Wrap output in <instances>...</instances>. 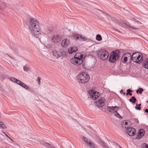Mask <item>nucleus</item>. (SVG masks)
I'll use <instances>...</instances> for the list:
<instances>
[{"label": "nucleus", "mask_w": 148, "mask_h": 148, "mask_svg": "<svg viewBox=\"0 0 148 148\" xmlns=\"http://www.w3.org/2000/svg\"><path fill=\"white\" fill-rule=\"evenodd\" d=\"M28 26L30 32L32 35L40 39L43 38L49 31L45 28V30L42 32L39 22L37 20L34 18H29Z\"/></svg>", "instance_id": "f257e3e1"}, {"label": "nucleus", "mask_w": 148, "mask_h": 148, "mask_svg": "<svg viewBox=\"0 0 148 148\" xmlns=\"http://www.w3.org/2000/svg\"><path fill=\"white\" fill-rule=\"evenodd\" d=\"M78 82L82 84L87 83L90 79L89 74L86 72L80 73L77 76Z\"/></svg>", "instance_id": "f03ea898"}, {"label": "nucleus", "mask_w": 148, "mask_h": 148, "mask_svg": "<svg viewBox=\"0 0 148 148\" xmlns=\"http://www.w3.org/2000/svg\"><path fill=\"white\" fill-rule=\"evenodd\" d=\"M83 55L80 53H77L71 60V62L73 64L78 66L80 65L83 62Z\"/></svg>", "instance_id": "7ed1b4c3"}, {"label": "nucleus", "mask_w": 148, "mask_h": 148, "mask_svg": "<svg viewBox=\"0 0 148 148\" xmlns=\"http://www.w3.org/2000/svg\"><path fill=\"white\" fill-rule=\"evenodd\" d=\"M120 54V52L118 50H116L112 52L109 58V61L111 62H115L118 59Z\"/></svg>", "instance_id": "20e7f679"}, {"label": "nucleus", "mask_w": 148, "mask_h": 148, "mask_svg": "<svg viewBox=\"0 0 148 148\" xmlns=\"http://www.w3.org/2000/svg\"><path fill=\"white\" fill-rule=\"evenodd\" d=\"M132 60V61L136 63L142 62V54L140 53L135 52L131 56Z\"/></svg>", "instance_id": "39448f33"}, {"label": "nucleus", "mask_w": 148, "mask_h": 148, "mask_svg": "<svg viewBox=\"0 0 148 148\" xmlns=\"http://www.w3.org/2000/svg\"><path fill=\"white\" fill-rule=\"evenodd\" d=\"M99 57L102 60H104L108 58L109 54L107 51L104 49H100L98 53Z\"/></svg>", "instance_id": "423d86ee"}, {"label": "nucleus", "mask_w": 148, "mask_h": 148, "mask_svg": "<svg viewBox=\"0 0 148 148\" xmlns=\"http://www.w3.org/2000/svg\"><path fill=\"white\" fill-rule=\"evenodd\" d=\"M131 60V54L129 53H124L121 59L123 63H126L127 62H130Z\"/></svg>", "instance_id": "0eeeda50"}, {"label": "nucleus", "mask_w": 148, "mask_h": 148, "mask_svg": "<svg viewBox=\"0 0 148 148\" xmlns=\"http://www.w3.org/2000/svg\"><path fill=\"white\" fill-rule=\"evenodd\" d=\"M62 37L57 34H53L51 36V40L53 42L57 43L61 41Z\"/></svg>", "instance_id": "6e6552de"}, {"label": "nucleus", "mask_w": 148, "mask_h": 148, "mask_svg": "<svg viewBox=\"0 0 148 148\" xmlns=\"http://www.w3.org/2000/svg\"><path fill=\"white\" fill-rule=\"evenodd\" d=\"M63 51V50L62 49H60L58 50H54L53 51V54L55 58H58L62 56Z\"/></svg>", "instance_id": "1a4fd4ad"}, {"label": "nucleus", "mask_w": 148, "mask_h": 148, "mask_svg": "<svg viewBox=\"0 0 148 148\" xmlns=\"http://www.w3.org/2000/svg\"><path fill=\"white\" fill-rule=\"evenodd\" d=\"M71 43V40L68 38H66L62 40L61 42V46L62 47H66Z\"/></svg>", "instance_id": "9d476101"}, {"label": "nucleus", "mask_w": 148, "mask_h": 148, "mask_svg": "<svg viewBox=\"0 0 148 148\" xmlns=\"http://www.w3.org/2000/svg\"><path fill=\"white\" fill-rule=\"evenodd\" d=\"M125 131L130 136H134L136 133L135 129L132 127H130L127 128Z\"/></svg>", "instance_id": "9b49d317"}, {"label": "nucleus", "mask_w": 148, "mask_h": 148, "mask_svg": "<svg viewBox=\"0 0 148 148\" xmlns=\"http://www.w3.org/2000/svg\"><path fill=\"white\" fill-rule=\"evenodd\" d=\"M90 97L93 100H96L99 96V94L98 92L92 90L90 92Z\"/></svg>", "instance_id": "f8f14e48"}, {"label": "nucleus", "mask_w": 148, "mask_h": 148, "mask_svg": "<svg viewBox=\"0 0 148 148\" xmlns=\"http://www.w3.org/2000/svg\"><path fill=\"white\" fill-rule=\"evenodd\" d=\"M108 110L111 113H115L119 109V107L117 106H108L107 108Z\"/></svg>", "instance_id": "ddd939ff"}, {"label": "nucleus", "mask_w": 148, "mask_h": 148, "mask_svg": "<svg viewBox=\"0 0 148 148\" xmlns=\"http://www.w3.org/2000/svg\"><path fill=\"white\" fill-rule=\"evenodd\" d=\"M83 138L85 143L88 145L89 147L91 148H96L95 147V145L93 143L89 140L87 138L84 136H83Z\"/></svg>", "instance_id": "4468645a"}, {"label": "nucleus", "mask_w": 148, "mask_h": 148, "mask_svg": "<svg viewBox=\"0 0 148 148\" xmlns=\"http://www.w3.org/2000/svg\"><path fill=\"white\" fill-rule=\"evenodd\" d=\"M145 133V131L143 129H140L139 130V132L137 134L136 138L138 139H140L143 136Z\"/></svg>", "instance_id": "2eb2a0df"}, {"label": "nucleus", "mask_w": 148, "mask_h": 148, "mask_svg": "<svg viewBox=\"0 0 148 148\" xmlns=\"http://www.w3.org/2000/svg\"><path fill=\"white\" fill-rule=\"evenodd\" d=\"M105 99L103 97H100L98 100V106L102 107L104 104Z\"/></svg>", "instance_id": "dca6fc26"}, {"label": "nucleus", "mask_w": 148, "mask_h": 148, "mask_svg": "<svg viewBox=\"0 0 148 148\" xmlns=\"http://www.w3.org/2000/svg\"><path fill=\"white\" fill-rule=\"evenodd\" d=\"M77 50V47H73L69 48L68 50V52L69 54H72L73 53L76 51Z\"/></svg>", "instance_id": "f3484780"}, {"label": "nucleus", "mask_w": 148, "mask_h": 148, "mask_svg": "<svg viewBox=\"0 0 148 148\" xmlns=\"http://www.w3.org/2000/svg\"><path fill=\"white\" fill-rule=\"evenodd\" d=\"M17 84L26 89L28 90L29 89V86L26 85L25 84L22 82L20 80L18 81Z\"/></svg>", "instance_id": "a211bd4d"}, {"label": "nucleus", "mask_w": 148, "mask_h": 148, "mask_svg": "<svg viewBox=\"0 0 148 148\" xmlns=\"http://www.w3.org/2000/svg\"><path fill=\"white\" fill-rule=\"evenodd\" d=\"M80 34H73L72 35L73 38L75 40H79Z\"/></svg>", "instance_id": "6ab92c4d"}, {"label": "nucleus", "mask_w": 148, "mask_h": 148, "mask_svg": "<svg viewBox=\"0 0 148 148\" xmlns=\"http://www.w3.org/2000/svg\"><path fill=\"white\" fill-rule=\"evenodd\" d=\"M129 123H130V121H123L122 123V127H125L126 128H127L128 127L127 126L126 127V126H128V124Z\"/></svg>", "instance_id": "aec40b11"}, {"label": "nucleus", "mask_w": 148, "mask_h": 148, "mask_svg": "<svg viewBox=\"0 0 148 148\" xmlns=\"http://www.w3.org/2000/svg\"><path fill=\"white\" fill-rule=\"evenodd\" d=\"M80 41H85L87 40V38L86 37L84 36H83L81 35L80 34L79 37V39Z\"/></svg>", "instance_id": "412c9836"}, {"label": "nucleus", "mask_w": 148, "mask_h": 148, "mask_svg": "<svg viewBox=\"0 0 148 148\" xmlns=\"http://www.w3.org/2000/svg\"><path fill=\"white\" fill-rule=\"evenodd\" d=\"M136 101V99L134 97L132 96L131 97V98L130 99L129 101L130 102H132L133 103H134Z\"/></svg>", "instance_id": "4be33fe9"}, {"label": "nucleus", "mask_w": 148, "mask_h": 148, "mask_svg": "<svg viewBox=\"0 0 148 148\" xmlns=\"http://www.w3.org/2000/svg\"><path fill=\"white\" fill-rule=\"evenodd\" d=\"M10 80L16 83V84H17L18 82V81L19 80L15 78H14L13 77H11L10 78Z\"/></svg>", "instance_id": "5701e85b"}, {"label": "nucleus", "mask_w": 148, "mask_h": 148, "mask_svg": "<svg viewBox=\"0 0 148 148\" xmlns=\"http://www.w3.org/2000/svg\"><path fill=\"white\" fill-rule=\"evenodd\" d=\"M144 66L145 68L148 69V59L145 60L144 63Z\"/></svg>", "instance_id": "b1692460"}, {"label": "nucleus", "mask_w": 148, "mask_h": 148, "mask_svg": "<svg viewBox=\"0 0 148 148\" xmlns=\"http://www.w3.org/2000/svg\"><path fill=\"white\" fill-rule=\"evenodd\" d=\"M96 39L97 40L100 41L102 40V37L100 35L97 34L96 36Z\"/></svg>", "instance_id": "393cba45"}, {"label": "nucleus", "mask_w": 148, "mask_h": 148, "mask_svg": "<svg viewBox=\"0 0 148 148\" xmlns=\"http://www.w3.org/2000/svg\"><path fill=\"white\" fill-rule=\"evenodd\" d=\"M143 91V89L142 88H139V89L137 90L136 92L137 93H139L140 94H142V91Z\"/></svg>", "instance_id": "a878e982"}, {"label": "nucleus", "mask_w": 148, "mask_h": 148, "mask_svg": "<svg viewBox=\"0 0 148 148\" xmlns=\"http://www.w3.org/2000/svg\"><path fill=\"white\" fill-rule=\"evenodd\" d=\"M30 67L27 65H25L23 67V69L25 71H28L29 70Z\"/></svg>", "instance_id": "bb28decb"}, {"label": "nucleus", "mask_w": 148, "mask_h": 148, "mask_svg": "<svg viewBox=\"0 0 148 148\" xmlns=\"http://www.w3.org/2000/svg\"><path fill=\"white\" fill-rule=\"evenodd\" d=\"M0 127L3 129H5L6 128V126L1 121H0Z\"/></svg>", "instance_id": "cd10ccee"}, {"label": "nucleus", "mask_w": 148, "mask_h": 148, "mask_svg": "<svg viewBox=\"0 0 148 148\" xmlns=\"http://www.w3.org/2000/svg\"><path fill=\"white\" fill-rule=\"evenodd\" d=\"M99 141L101 143V145L103 146V147L105 148H106L107 147L106 145L103 141L101 140Z\"/></svg>", "instance_id": "c85d7f7f"}, {"label": "nucleus", "mask_w": 148, "mask_h": 148, "mask_svg": "<svg viewBox=\"0 0 148 148\" xmlns=\"http://www.w3.org/2000/svg\"><path fill=\"white\" fill-rule=\"evenodd\" d=\"M141 104H139L138 105V104H136V106L135 107V109L137 110H140L141 109V108L140 106H141Z\"/></svg>", "instance_id": "c756f323"}, {"label": "nucleus", "mask_w": 148, "mask_h": 148, "mask_svg": "<svg viewBox=\"0 0 148 148\" xmlns=\"http://www.w3.org/2000/svg\"><path fill=\"white\" fill-rule=\"evenodd\" d=\"M82 63V66L85 69H88V66L87 65V64L85 63Z\"/></svg>", "instance_id": "7c9ffc66"}, {"label": "nucleus", "mask_w": 148, "mask_h": 148, "mask_svg": "<svg viewBox=\"0 0 148 148\" xmlns=\"http://www.w3.org/2000/svg\"><path fill=\"white\" fill-rule=\"evenodd\" d=\"M132 91L131 90H130V89H128L127 90V93H126V95H128L130 92H132Z\"/></svg>", "instance_id": "2f4dec72"}, {"label": "nucleus", "mask_w": 148, "mask_h": 148, "mask_svg": "<svg viewBox=\"0 0 148 148\" xmlns=\"http://www.w3.org/2000/svg\"><path fill=\"white\" fill-rule=\"evenodd\" d=\"M114 115L118 118H119L120 116V114L116 112L115 113Z\"/></svg>", "instance_id": "473e14b6"}, {"label": "nucleus", "mask_w": 148, "mask_h": 148, "mask_svg": "<svg viewBox=\"0 0 148 148\" xmlns=\"http://www.w3.org/2000/svg\"><path fill=\"white\" fill-rule=\"evenodd\" d=\"M37 80L38 81V84L40 85V78L39 77H38L37 78Z\"/></svg>", "instance_id": "72a5a7b5"}, {"label": "nucleus", "mask_w": 148, "mask_h": 148, "mask_svg": "<svg viewBox=\"0 0 148 148\" xmlns=\"http://www.w3.org/2000/svg\"><path fill=\"white\" fill-rule=\"evenodd\" d=\"M145 112L148 113V109H145Z\"/></svg>", "instance_id": "f704fd0d"}, {"label": "nucleus", "mask_w": 148, "mask_h": 148, "mask_svg": "<svg viewBox=\"0 0 148 148\" xmlns=\"http://www.w3.org/2000/svg\"><path fill=\"white\" fill-rule=\"evenodd\" d=\"M129 95H130V96H132V93H131V92H130V93H129Z\"/></svg>", "instance_id": "c9c22d12"}, {"label": "nucleus", "mask_w": 148, "mask_h": 148, "mask_svg": "<svg viewBox=\"0 0 148 148\" xmlns=\"http://www.w3.org/2000/svg\"><path fill=\"white\" fill-rule=\"evenodd\" d=\"M145 148H148V145H145Z\"/></svg>", "instance_id": "e433bc0d"}, {"label": "nucleus", "mask_w": 148, "mask_h": 148, "mask_svg": "<svg viewBox=\"0 0 148 148\" xmlns=\"http://www.w3.org/2000/svg\"><path fill=\"white\" fill-rule=\"evenodd\" d=\"M123 92V90H121L120 91V92H121V93H122V92Z\"/></svg>", "instance_id": "4c0bfd02"}, {"label": "nucleus", "mask_w": 148, "mask_h": 148, "mask_svg": "<svg viewBox=\"0 0 148 148\" xmlns=\"http://www.w3.org/2000/svg\"><path fill=\"white\" fill-rule=\"evenodd\" d=\"M99 11H100L101 12H102V13H104V12H103L102 11H101V10H99Z\"/></svg>", "instance_id": "58836bf2"}, {"label": "nucleus", "mask_w": 148, "mask_h": 148, "mask_svg": "<svg viewBox=\"0 0 148 148\" xmlns=\"http://www.w3.org/2000/svg\"><path fill=\"white\" fill-rule=\"evenodd\" d=\"M123 94L124 95H125V92H124V93H123Z\"/></svg>", "instance_id": "ea45409f"}, {"label": "nucleus", "mask_w": 148, "mask_h": 148, "mask_svg": "<svg viewBox=\"0 0 148 148\" xmlns=\"http://www.w3.org/2000/svg\"><path fill=\"white\" fill-rule=\"evenodd\" d=\"M5 135H6V136H7L8 137V136L7 135H6V134H5Z\"/></svg>", "instance_id": "a19ab883"}, {"label": "nucleus", "mask_w": 148, "mask_h": 148, "mask_svg": "<svg viewBox=\"0 0 148 148\" xmlns=\"http://www.w3.org/2000/svg\"><path fill=\"white\" fill-rule=\"evenodd\" d=\"M147 103H148V100L147 101Z\"/></svg>", "instance_id": "79ce46f5"}, {"label": "nucleus", "mask_w": 148, "mask_h": 148, "mask_svg": "<svg viewBox=\"0 0 148 148\" xmlns=\"http://www.w3.org/2000/svg\"><path fill=\"white\" fill-rule=\"evenodd\" d=\"M30 139H31V138H30ZM31 139H32V138H31Z\"/></svg>", "instance_id": "37998d69"}]
</instances>
